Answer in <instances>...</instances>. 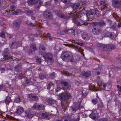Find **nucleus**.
<instances>
[{"instance_id": "1", "label": "nucleus", "mask_w": 121, "mask_h": 121, "mask_svg": "<svg viewBox=\"0 0 121 121\" xmlns=\"http://www.w3.org/2000/svg\"><path fill=\"white\" fill-rule=\"evenodd\" d=\"M61 57L64 61L68 62H72L73 60V56L72 53L69 51H64L61 53Z\"/></svg>"}, {"instance_id": "2", "label": "nucleus", "mask_w": 121, "mask_h": 121, "mask_svg": "<svg viewBox=\"0 0 121 121\" xmlns=\"http://www.w3.org/2000/svg\"><path fill=\"white\" fill-rule=\"evenodd\" d=\"M79 10L81 14L82 13L86 14L87 18L89 19L88 20H91L90 19H91L94 18V16L96 13L95 11L94 10H91L87 12L86 8H83L82 10L80 9Z\"/></svg>"}, {"instance_id": "3", "label": "nucleus", "mask_w": 121, "mask_h": 121, "mask_svg": "<svg viewBox=\"0 0 121 121\" xmlns=\"http://www.w3.org/2000/svg\"><path fill=\"white\" fill-rule=\"evenodd\" d=\"M96 81L99 86L98 89L95 88L94 86L91 85L89 86V89L94 91H97L98 90H104L105 89V87L102 81L99 80V79H98L96 80Z\"/></svg>"}, {"instance_id": "4", "label": "nucleus", "mask_w": 121, "mask_h": 121, "mask_svg": "<svg viewBox=\"0 0 121 121\" xmlns=\"http://www.w3.org/2000/svg\"><path fill=\"white\" fill-rule=\"evenodd\" d=\"M45 61L49 65L52 64L53 61V56L50 53L45 52L43 55Z\"/></svg>"}, {"instance_id": "5", "label": "nucleus", "mask_w": 121, "mask_h": 121, "mask_svg": "<svg viewBox=\"0 0 121 121\" xmlns=\"http://www.w3.org/2000/svg\"><path fill=\"white\" fill-rule=\"evenodd\" d=\"M70 94L68 92H66L61 93L59 94V97L60 99L63 100H67L71 97Z\"/></svg>"}, {"instance_id": "6", "label": "nucleus", "mask_w": 121, "mask_h": 121, "mask_svg": "<svg viewBox=\"0 0 121 121\" xmlns=\"http://www.w3.org/2000/svg\"><path fill=\"white\" fill-rule=\"evenodd\" d=\"M37 116L40 118H45L49 120L51 117L50 114L48 113L43 112H38L37 114Z\"/></svg>"}, {"instance_id": "7", "label": "nucleus", "mask_w": 121, "mask_h": 121, "mask_svg": "<svg viewBox=\"0 0 121 121\" xmlns=\"http://www.w3.org/2000/svg\"><path fill=\"white\" fill-rule=\"evenodd\" d=\"M3 56L4 59H13L12 56L10 55L9 50L8 48H6L4 50L3 53Z\"/></svg>"}, {"instance_id": "8", "label": "nucleus", "mask_w": 121, "mask_h": 121, "mask_svg": "<svg viewBox=\"0 0 121 121\" xmlns=\"http://www.w3.org/2000/svg\"><path fill=\"white\" fill-rule=\"evenodd\" d=\"M112 6L115 8H120L121 7V0H112Z\"/></svg>"}, {"instance_id": "9", "label": "nucleus", "mask_w": 121, "mask_h": 121, "mask_svg": "<svg viewBox=\"0 0 121 121\" xmlns=\"http://www.w3.org/2000/svg\"><path fill=\"white\" fill-rule=\"evenodd\" d=\"M115 48V46L113 45L108 44L104 45L103 46L104 50L106 51H111Z\"/></svg>"}, {"instance_id": "10", "label": "nucleus", "mask_w": 121, "mask_h": 121, "mask_svg": "<svg viewBox=\"0 0 121 121\" xmlns=\"http://www.w3.org/2000/svg\"><path fill=\"white\" fill-rule=\"evenodd\" d=\"M43 15L45 18L48 19L52 18L53 16L52 13L50 11H47L44 12Z\"/></svg>"}, {"instance_id": "11", "label": "nucleus", "mask_w": 121, "mask_h": 121, "mask_svg": "<svg viewBox=\"0 0 121 121\" xmlns=\"http://www.w3.org/2000/svg\"><path fill=\"white\" fill-rule=\"evenodd\" d=\"M36 50V45L35 44H31L30 46L29 50L28 51L30 55L33 54L34 53V51Z\"/></svg>"}, {"instance_id": "12", "label": "nucleus", "mask_w": 121, "mask_h": 121, "mask_svg": "<svg viewBox=\"0 0 121 121\" xmlns=\"http://www.w3.org/2000/svg\"><path fill=\"white\" fill-rule=\"evenodd\" d=\"M21 23V20L19 19L13 22V27L15 30H17L19 28Z\"/></svg>"}, {"instance_id": "13", "label": "nucleus", "mask_w": 121, "mask_h": 121, "mask_svg": "<svg viewBox=\"0 0 121 121\" xmlns=\"http://www.w3.org/2000/svg\"><path fill=\"white\" fill-rule=\"evenodd\" d=\"M69 16H66L64 15V14L61 13H57V15L59 17L64 19L69 18L70 16V15L72 16H74V14L72 13H70L69 14H68Z\"/></svg>"}, {"instance_id": "14", "label": "nucleus", "mask_w": 121, "mask_h": 121, "mask_svg": "<svg viewBox=\"0 0 121 121\" xmlns=\"http://www.w3.org/2000/svg\"><path fill=\"white\" fill-rule=\"evenodd\" d=\"M92 32L95 35H98L101 33V30L99 28L95 27L92 29Z\"/></svg>"}, {"instance_id": "15", "label": "nucleus", "mask_w": 121, "mask_h": 121, "mask_svg": "<svg viewBox=\"0 0 121 121\" xmlns=\"http://www.w3.org/2000/svg\"><path fill=\"white\" fill-rule=\"evenodd\" d=\"M82 38L85 40H88L89 39L91 38V36L87 33L84 32L82 34Z\"/></svg>"}, {"instance_id": "16", "label": "nucleus", "mask_w": 121, "mask_h": 121, "mask_svg": "<svg viewBox=\"0 0 121 121\" xmlns=\"http://www.w3.org/2000/svg\"><path fill=\"white\" fill-rule=\"evenodd\" d=\"M35 109H38L40 110H43L44 108V106L43 105H39L37 104H35L32 107Z\"/></svg>"}, {"instance_id": "17", "label": "nucleus", "mask_w": 121, "mask_h": 121, "mask_svg": "<svg viewBox=\"0 0 121 121\" xmlns=\"http://www.w3.org/2000/svg\"><path fill=\"white\" fill-rule=\"evenodd\" d=\"M90 117L93 119H96L98 116L97 111L96 110L93 111L89 115Z\"/></svg>"}, {"instance_id": "18", "label": "nucleus", "mask_w": 121, "mask_h": 121, "mask_svg": "<svg viewBox=\"0 0 121 121\" xmlns=\"http://www.w3.org/2000/svg\"><path fill=\"white\" fill-rule=\"evenodd\" d=\"M24 111V109L22 107L20 106H18L14 113H17L18 114L20 115Z\"/></svg>"}, {"instance_id": "19", "label": "nucleus", "mask_w": 121, "mask_h": 121, "mask_svg": "<svg viewBox=\"0 0 121 121\" xmlns=\"http://www.w3.org/2000/svg\"><path fill=\"white\" fill-rule=\"evenodd\" d=\"M72 46L75 48V50L76 51L80 52L82 54L83 56H84V55L83 54V51L81 48L73 44L72 45Z\"/></svg>"}, {"instance_id": "20", "label": "nucleus", "mask_w": 121, "mask_h": 121, "mask_svg": "<svg viewBox=\"0 0 121 121\" xmlns=\"http://www.w3.org/2000/svg\"><path fill=\"white\" fill-rule=\"evenodd\" d=\"M25 116L27 118H30L32 117L33 116L32 112L29 110L26 111L25 112Z\"/></svg>"}, {"instance_id": "21", "label": "nucleus", "mask_w": 121, "mask_h": 121, "mask_svg": "<svg viewBox=\"0 0 121 121\" xmlns=\"http://www.w3.org/2000/svg\"><path fill=\"white\" fill-rule=\"evenodd\" d=\"M28 97L31 100H35L38 99V97L35 95L32 94H28Z\"/></svg>"}, {"instance_id": "22", "label": "nucleus", "mask_w": 121, "mask_h": 121, "mask_svg": "<svg viewBox=\"0 0 121 121\" xmlns=\"http://www.w3.org/2000/svg\"><path fill=\"white\" fill-rule=\"evenodd\" d=\"M91 75V72L89 71L87 72L84 71L82 73V75L85 78L89 77Z\"/></svg>"}, {"instance_id": "23", "label": "nucleus", "mask_w": 121, "mask_h": 121, "mask_svg": "<svg viewBox=\"0 0 121 121\" xmlns=\"http://www.w3.org/2000/svg\"><path fill=\"white\" fill-rule=\"evenodd\" d=\"M38 0H28L27 3L29 5H32L37 3Z\"/></svg>"}, {"instance_id": "24", "label": "nucleus", "mask_w": 121, "mask_h": 121, "mask_svg": "<svg viewBox=\"0 0 121 121\" xmlns=\"http://www.w3.org/2000/svg\"><path fill=\"white\" fill-rule=\"evenodd\" d=\"M80 5L79 3H76L73 4L72 5V7L73 10H75L78 8Z\"/></svg>"}, {"instance_id": "25", "label": "nucleus", "mask_w": 121, "mask_h": 121, "mask_svg": "<svg viewBox=\"0 0 121 121\" xmlns=\"http://www.w3.org/2000/svg\"><path fill=\"white\" fill-rule=\"evenodd\" d=\"M14 69L15 71L17 72H19L21 70V66L19 65H17L15 67Z\"/></svg>"}, {"instance_id": "26", "label": "nucleus", "mask_w": 121, "mask_h": 121, "mask_svg": "<svg viewBox=\"0 0 121 121\" xmlns=\"http://www.w3.org/2000/svg\"><path fill=\"white\" fill-rule=\"evenodd\" d=\"M72 119L69 117L64 116L61 119L62 121H71Z\"/></svg>"}, {"instance_id": "27", "label": "nucleus", "mask_w": 121, "mask_h": 121, "mask_svg": "<svg viewBox=\"0 0 121 121\" xmlns=\"http://www.w3.org/2000/svg\"><path fill=\"white\" fill-rule=\"evenodd\" d=\"M26 13L29 15H33L36 13V11L35 10L32 11L30 10H26L25 12Z\"/></svg>"}, {"instance_id": "28", "label": "nucleus", "mask_w": 121, "mask_h": 121, "mask_svg": "<svg viewBox=\"0 0 121 121\" xmlns=\"http://www.w3.org/2000/svg\"><path fill=\"white\" fill-rule=\"evenodd\" d=\"M60 85H64V86H65L66 88L67 87V89H69V88L68 83L66 82L62 81L61 82Z\"/></svg>"}, {"instance_id": "29", "label": "nucleus", "mask_w": 121, "mask_h": 121, "mask_svg": "<svg viewBox=\"0 0 121 121\" xmlns=\"http://www.w3.org/2000/svg\"><path fill=\"white\" fill-rule=\"evenodd\" d=\"M12 101L10 98V97L9 96H7L6 97L4 100L5 103L6 104L9 105V103Z\"/></svg>"}, {"instance_id": "30", "label": "nucleus", "mask_w": 121, "mask_h": 121, "mask_svg": "<svg viewBox=\"0 0 121 121\" xmlns=\"http://www.w3.org/2000/svg\"><path fill=\"white\" fill-rule=\"evenodd\" d=\"M22 13V11L21 10L18 9L16 10L15 11L13 12L12 14L14 15L20 14Z\"/></svg>"}, {"instance_id": "31", "label": "nucleus", "mask_w": 121, "mask_h": 121, "mask_svg": "<svg viewBox=\"0 0 121 121\" xmlns=\"http://www.w3.org/2000/svg\"><path fill=\"white\" fill-rule=\"evenodd\" d=\"M67 33L72 35H75V30L73 29H69L67 30Z\"/></svg>"}, {"instance_id": "32", "label": "nucleus", "mask_w": 121, "mask_h": 121, "mask_svg": "<svg viewBox=\"0 0 121 121\" xmlns=\"http://www.w3.org/2000/svg\"><path fill=\"white\" fill-rule=\"evenodd\" d=\"M40 53H43L46 50L45 47L42 46H40L39 47Z\"/></svg>"}, {"instance_id": "33", "label": "nucleus", "mask_w": 121, "mask_h": 121, "mask_svg": "<svg viewBox=\"0 0 121 121\" xmlns=\"http://www.w3.org/2000/svg\"><path fill=\"white\" fill-rule=\"evenodd\" d=\"M47 101L49 104H52L55 102L56 100L53 99L51 98L48 99Z\"/></svg>"}, {"instance_id": "34", "label": "nucleus", "mask_w": 121, "mask_h": 121, "mask_svg": "<svg viewBox=\"0 0 121 121\" xmlns=\"http://www.w3.org/2000/svg\"><path fill=\"white\" fill-rule=\"evenodd\" d=\"M100 100L99 98L97 97L96 98L92 100V103L94 105L95 104L97 103V102Z\"/></svg>"}, {"instance_id": "35", "label": "nucleus", "mask_w": 121, "mask_h": 121, "mask_svg": "<svg viewBox=\"0 0 121 121\" xmlns=\"http://www.w3.org/2000/svg\"><path fill=\"white\" fill-rule=\"evenodd\" d=\"M13 45H15L16 48L17 47H19L21 46L22 43L21 42L17 41L14 42V43H13Z\"/></svg>"}, {"instance_id": "36", "label": "nucleus", "mask_w": 121, "mask_h": 121, "mask_svg": "<svg viewBox=\"0 0 121 121\" xmlns=\"http://www.w3.org/2000/svg\"><path fill=\"white\" fill-rule=\"evenodd\" d=\"M100 4L101 5V8L103 9H105L106 6L105 2L104 1H101L100 2Z\"/></svg>"}, {"instance_id": "37", "label": "nucleus", "mask_w": 121, "mask_h": 121, "mask_svg": "<svg viewBox=\"0 0 121 121\" xmlns=\"http://www.w3.org/2000/svg\"><path fill=\"white\" fill-rule=\"evenodd\" d=\"M76 24L78 26H81L83 25H87L88 24L87 22H84V23H81L78 22H77Z\"/></svg>"}, {"instance_id": "38", "label": "nucleus", "mask_w": 121, "mask_h": 121, "mask_svg": "<svg viewBox=\"0 0 121 121\" xmlns=\"http://www.w3.org/2000/svg\"><path fill=\"white\" fill-rule=\"evenodd\" d=\"M112 35H113L111 32H107L105 34V36L110 37L111 38H112Z\"/></svg>"}, {"instance_id": "39", "label": "nucleus", "mask_w": 121, "mask_h": 121, "mask_svg": "<svg viewBox=\"0 0 121 121\" xmlns=\"http://www.w3.org/2000/svg\"><path fill=\"white\" fill-rule=\"evenodd\" d=\"M75 84L77 85H79L81 83V81L79 79H77L75 81Z\"/></svg>"}, {"instance_id": "40", "label": "nucleus", "mask_w": 121, "mask_h": 121, "mask_svg": "<svg viewBox=\"0 0 121 121\" xmlns=\"http://www.w3.org/2000/svg\"><path fill=\"white\" fill-rule=\"evenodd\" d=\"M75 110H73V111H74L75 112V110H78L80 108V105L79 103H78L77 104V105L76 106Z\"/></svg>"}, {"instance_id": "41", "label": "nucleus", "mask_w": 121, "mask_h": 121, "mask_svg": "<svg viewBox=\"0 0 121 121\" xmlns=\"http://www.w3.org/2000/svg\"><path fill=\"white\" fill-rule=\"evenodd\" d=\"M32 82L31 81V79H26L25 82V85L26 86L29 83H30L31 82Z\"/></svg>"}, {"instance_id": "42", "label": "nucleus", "mask_w": 121, "mask_h": 121, "mask_svg": "<svg viewBox=\"0 0 121 121\" xmlns=\"http://www.w3.org/2000/svg\"><path fill=\"white\" fill-rule=\"evenodd\" d=\"M53 85V84L52 82H49L47 86V89L48 90L49 89H50L51 87Z\"/></svg>"}, {"instance_id": "43", "label": "nucleus", "mask_w": 121, "mask_h": 121, "mask_svg": "<svg viewBox=\"0 0 121 121\" xmlns=\"http://www.w3.org/2000/svg\"><path fill=\"white\" fill-rule=\"evenodd\" d=\"M14 42H12V44H10V47L11 48H16V46L15 45H13V43H14Z\"/></svg>"}, {"instance_id": "44", "label": "nucleus", "mask_w": 121, "mask_h": 121, "mask_svg": "<svg viewBox=\"0 0 121 121\" xmlns=\"http://www.w3.org/2000/svg\"><path fill=\"white\" fill-rule=\"evenodd\" d=\"M74 42L76 44L81 46H82L84 45V44L83 43L77 42L75 41H74Z\"/></svg>"}, {"instance_id": "45", "label": "nucleus", "mask_w": 121, "mask_h": 121, "mask_svg": "<svg viewBox=\"0 0 121 121\" xmlns=\"http://www.w3.org/2000/svg\"><path fill=\"white\" fill-rule=\"evenodd\" d=\"M98 121H108V120L106 118H102L99 119Z\"/></svg>"}, {"instance_id": "46", "label": "nucleus", "mask_w": 121, "mask_h": 121, "mask_svg": "<svg viewBox=\"0 0 121 121\" xmlns=\"http://www.w3.org/2000/svg\"><path fill=\"white\" fill-rule=\"evenodd\" d=\"M55 74L54 73H52L50 75V78L51 79H53L54 78Z\"/></svg>"}, {"instance_id": "47", "label": "nucleus", "mask_w": 121, "mask_h": 121, "mask_svg": "<svg viewBox=\"0 0 121 121\" xmlns=\"http://www.w3.org/2000/svg\"><path fill=\"white\" fill-rule=\"evenodd\" d=\"M81 114V113H79L78 114V117L77 118V119H72L71 121H78L80 119L79 117V116Z\"/></svg>"}, {"instance_id": "48", "label": "nucleus", "mask_w": 121, "mask_h": 121, "mask_svg": "<svg viewBox=\"0 0 121 121\" xmlns=\"http://www.w3.org/2000/svg\"><path fill=\"white\" fill-rule=\"evenodd\" d=\"M38 2L39 4V5H38V7L36 9H39V8L40 6L41 5H42V2L40 0H38Z\"/></svg>"}, {"instance_id": "49", "label": "nucleus", "mask_w": 121, "mask_h": 121, "mask_svg": "<svg viewBox=\"0 0 121 121\" xmlns=\"http://www.w3.org/2000/svg\"><path fill=\"white\" fill-rule=\"evenodd\" d=\"M60 86L61 85H60L59 86H57V88L56 90V92H58L61 89V88Z\"/></svg>"}, {"instance_id": "50", "label": "nucleus", "mask_w": 121, "mask_h": 121, "mask_svg": "<svg viewBox=\"0 0 121 121\" xmlns=\"http://www.w3.org/2000/svg\"><path fill=\"white\" fill-rule=\"evenodd\" d=\"M10 8L11 9H12V10L13 11L16 8V7L14 5L12 4Z\"/></svg>"}, {"instance_id": "51", "label": "nucleus", "mask_w": 121, "mask_h": 121, "mask_svg": "<svg viewBox=\"0 0 121 121\" xmlns=\"http://www.w3.org/2000/svg\"><path fill=\"white\" fill-rule=\"evenodd\" d=\"M72 21L73 23H74L75 24H76L77 22V20L76 18H75V17L74 18H73V19H72Z\"/></svg>"}, {"instance_id": "52", "label": "nucleus", "mask_w": 121, "mask_h": 121, "mask_svg": "<svg viewBox=\"0 0 121 121\" xmlns=\"http://www.w3.org/2000/svg\"><path fill=\"white\" fill-rule=\"evenodd\" d=\"M104 45L100 43H98L97 44V46L98 47H102L103 48V46Z\"/></svg>"}, {"instance_id": "53", "label": "nucleus", "mask_w": 121, "mask_h": 121, "mask_svg": "<svg viewBox=\"0 0 121 121\" xmlns=\"http://www.w3.org/2000/svg\"><path fill=\"white\" fill-rule=\"evenodd\" d=\"M24 75H23L21 73H20L18 76V78L20 79H22V78L24 77Z\"/></svg>"}, {"instance_id": "54", "label": "nucleus", "mask_w": 121, "mask_h": 121, "mask_svg": "<svg viewBox=\"0 0 121 121\" xmlns=\"http://www.w3.org/2000/svg\"><path fill=\"white\" fill-rule=\"evenodd\" d=\"M98 108H103V104L100 102V103L98 105Z\"/></svg>"}, {"instance_id": "55", "label": "nucleus", "mask_w": 121, "mask_h": 121, "mask_svg": "<svg viewBox=\"0 0 121 121\" xmlns=\"http://www.w3.org/2000/svg\"><path fill=\"white\" fill-rule=\"evenodd\" d=\"M64 74L67 76H68L71 75V74L68 72H65L64 73Z\"/></svg>"}, {"instance_id": "56", "label": "nucleus", "mask_w": 121, "mask_h": 121, "mask_svg": "<svg viewBox=\"0 0 121 121\" xmlns=\"http://www.w3.org/2000/svg\"><path fill=\"white\" fill-rule=\"evenodd\" d=\"M6 88L5 86L4 85H0V89H4Z\"/></svg>"}, {"instance_id": "57", "label": "nucleus", "mask_w": 121, "mask_h": 121, "mask_svg": "<svg viewBox=\"0 0 121 121\" xmlns=\"http://www.w3.org/2000/svg\"><path fill=\"white\" fill-rule=\"evenodd\" d=\"M15 101L16 103H18L21 101V100L20 98L18 97L16 99Z\"/></svg>"}, {"instance_id": "58", "label": "nucleus", "mask_w": 121, "mask_h": 121, "mask_svg": "<svg viewBox=\"0 0 121 121\" xmlns=\"http://www.w3.org/2000/svg\"><path fill=\"white\" fill-rule=\"evenodd\" d=\"M118 69V68L117 67H114L113 69V71L114 72H116L117 71Z\"/></svg>"}, {"instance_id": "59", "label": "nucleus", "mask_w": 121, "mask_h": 121, "mask_svg": "<svg viewBox=\"0 0 121 121\" xmlns=\"http://www.w3.org/2000/svg\"><path fill=\"white\" fill-rule=\"evenodd\" d=\"M36 62L38 63H40L41 62V59L40 58H38L36 60Z\"/></svg>"}, {"instance_id": "60", "label": "nucleus", "mask_w": 121, "mask_h": 121, "mask_svg": "<svg viewBox=\"0 0 121 121\" xmlns=\"http://www.w3.org/2000/svg\"><path fill=\"white\" fill-rule=\"evenodd\" d=\"M0 36L3 38H4L5 36V35L3 33L1 32L0 34Z\"/></svg>"}, {"instance_id": "61", "label": "nucleus", "mask_w": 121, "mask_h": 121, "mask_svg": "<svg viewBox=\"0 0 121 121\" xmlns=\"http://www.w3.org/2000/svg\"><path fill=\"white\" fill-rule=\"evenodd\" d=\"M102 68L101 67H99V68L96 69V71H100V72H101V73H102L103 72H102Z\"/></svg>"}, {"instance_id": "62", "label": "nucleus", "mask_w": 121, "mask_h": 121, "mask_svg": "<svg viewBox=\"0 0 121 121\" xmlns=\"http://www.w3.org/2000/svg\"><path fill=\"white\" fill-rule=\"evenodd\" d=\"M82 95L83 97H85L86 96V93L84 92V91H83L82 92Z\"/></svg>"}, {"instance_id": "63", "label": "nucleus", "mask_w": 121, "mask_h": 121, "mask_svg": "<svg viewBox=\"0 0 121 121\" xmlns=\"http://www.w3.org/2000/svg\"><path fill=\"white\" fill-rule=\"evenodd\" d=\"M64 3H66L69 2V0H61Z\"/></svg>"}, {"instance_id": "64", "label": "nucleus", "mask_w": 121, "mask_h": 121, "mask_svg": "<svg viewBox=\"0 0 121 121\" xmlns=\"http://www.w3.org/2000/svg\"><path fill=\"white\" fill-rule=\"evenodd\" d=\"M45 76L44 75H40V78L41 79H43L45 78Z\"/></svg>"}]
</instances>
